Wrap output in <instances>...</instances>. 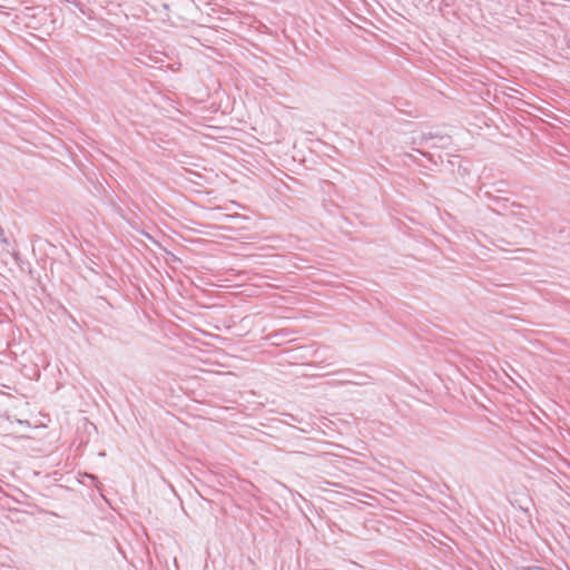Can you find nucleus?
Returning a JSON list of instances; mask_svg holds the SVG:
<instances>
[{
  "label": "nucleus",
  "mask_w": 570,
  "mask_h": 570,
  "mask_svg": "<svg viewBox=\"0 0 570 570\" xmlns=\"http://www.w3.org/2000/svg\"><path fill=\"white\" fill-rule=\"evenodd\" d=\"M511 216L515 217L518 220L524 223V224H530V214L528 213V210H525V208L519 204H515L513 203L512 204V209L510 212Z\"/></svg>",
  "instance_id": "f257e3e1"
},
{
  "label": "nucleus",
  "mask_w": 570,
  "mask_h": 570,
  "mask_svg": "<svg viewBox=\"0 0 570 570\" xmlns=\"http://www.w3.org/2000/svg\"><path fill=\"white\" fill-rule=\"evenodd\" d=\"M345 383L350 384H356V385H364L366 382L364 380L357 379V380H345Z\"/></svg>",
  "instance_id": "f03ea898"
},
{
  "label": "nucleus",
  "mask_w": 570,
  "mask_h": 570,
  "mask_svg": "<svg viewBox=\"0 0 570 570\" xmlns=\"http://www.w3.org/2000/svg\"><path fill=\"white\" fill-rule=\"evenodd\" d=\"M524 570H546V569H543L541 567H528Z\"/></svg>",
  "instance_id": "7ed1b4c3"
},
{
  "label": "nucleus",
  "mask_w": 570,
  "mask_h": 570,
  "mask_svg": "<svg viewBox=\"0 0 570 570\" xmlns=\"http://www.w3.org/2000/svg\"><path fill=\"white\" fill-rule=\"evenodd\" d=\"M0 239L6 240L4 230L0 227Z\"/></svg>",
  "instance_id": "20e7f679"
},
{
  "label": "nucleus",
  "mask_w": 570,
  "mask_h": 570,
  "mask_svg": "<svg viewBox=\"0 0 570 570\" xmlns=\"http://www.w3.org/2000/svg\"><path fill=\"white\" fill-rule=\"evenodd\" d=\"M358 377H362V379H367L366 375H362V374H357Z\"/></svg>",
  "instance_id": "39448f33"
}]
</instances>
